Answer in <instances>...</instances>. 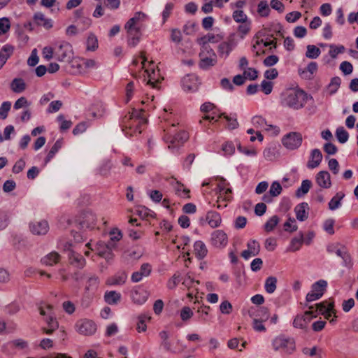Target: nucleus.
<instances>
[{
    "label": "nucleus",
    "mask_w": 358,
    "mask_h": 358,
    "mask_svg": "<svg viewBox=\"0 0 358 358\" xmlns=\"http://www.w3.org/2000/svg\"><path fill=\"white\" fill-rule=\"evenodd\" d=\"M223 36L220 34L208 33L200 38L199 43L203 45L208 43H219L223 40Z\"/></svg>",
    "instance_id": "25"
},
{
    "label": "nucleus",
    "mask_w": 358,
    "mask_h": 358,
    "mask_svg": "<svg viewBox=\"0 0 358 358\" xmlns=\"http://www.w3.org/2000/svg\"><path fill=\"white\" fill-rule=\"evenodd\" d=\"M39 58L38 57L37 49L34 48L28 58L27 64L30 66H35L38 62Z\"/></svg>",
    "instance_id": "59"
},
{
    "label": "nucleus",
    "mask_w": 358,
    "mask_h": 358,
    "mask_svg": "<svg viewBox=\"0 0 358 358\" xmlns=\"http://www.w3.org/2000/svg\"><path fill=\"white\" fill-rule=\"evenodd\" d=\"M199 58V66L202 69H208L217 63V55L210 46H202Z\"/></svg>",
    "instance_id": "5"
},
{
    "label": "nucleus",
    "mask_w": 358,
    "mask_h": 358,
    "mask_svg": "<svg viewBox=\"0 0 358 358\" xmlns=\"http://www.w3.org/2000/svg\"><path fill=\"white\" fill-rule=\"evenodd\" d=\"M30 106V103L27 101V98L22 96L19 98L14 103V108L18 110L20 108L27 107Z\"/></svg>",
    "instance_id": "62"
},
{
    "label": "nucleus",
    "mask_w": 358,
    "mask_h": 358,
    "mask_svg": "<svg viewBox=\"0 0 358 358\" xmlns=\"http://www.w3.org/2000/svg\"><path fill=\"white\" fill-rule=\"evenodd\" d=\"M250 30L251 22H245L241 23V24L238 27L237 34L240 38H243L247 34L250 33Z\"/></svg>",
    "instance_id": "44"
},
{
    "label": "nucleus",
    "mask_w": 358,
    "mask_h": 358,
    "mask_svg": "<svg viewBox=\"0 0 358 358\" xmlns=\"http://www.w3.org/2000/svg\"><path fill=\"white\" fill-rule=\"evenodd\" d=\"M232 17L234 21L239 23H243L250 21L248 19L247 15L242 10H236L234 11Z\"/></svg>",
    "instance_id": "50"
},
{
    "label": "nucleus",
    "mask_w": 358,
    "mask_h": 358,
    "mask_svg": "<svg viewBox=\"0 0 358 358\" xmlns=\"http://www.w3.org/2000/svg\"><path fill=\"white\" fill-rule=\"evenodd\" d=\"M309 310L306 311L303 315H297L294 321L293 326L295 328L306 329L308 323L313 319L317 317V311H313L314 306L308 307Z\"/></svg>",
    "instance_id": "7"
},
{
    "label": "nucleus",
    "mask_w": 358,
    "mask_h": 358,
    "mask_svg": "<svg viewBox=\"0 0 358 358\" xmlns=\"http://www.w3.org/2000/svg\"><path fill=\"white\" fill-rule=\"evenodd\" d=\"M248 315L252 320H259L266 322L269 318L268 310L266 307H250L248 309Z\"/></svg>",
    "instance_id": "13"
},
{
    "label": "nucleus",
    "mask_w": 358,
    "mask_h": 358,
    "mask_svg": "<svg viewBox=\"0 0 358 358\" xmlns=\"http://www.w3.org/2000/svg\"><path fill=\"white\" fill-rule=\"evenodd\" d=\"M197 27L198 25L196 22L194 21H189L185 24L183 31L187 35H192L196 31Z\"/></svg>",
    "instance_id": "51"
},
{
    "label": "nucleus",
    "mask_w": 358,
    "mask_h": 358,
    "mask_svg": "<svg viewBox=\"0 0 358 358\" xmlns=\"http://www.w3.org/2000/svg\"><path fill=\"white\" fill-rule=\"evenodd\" d=\"M30 27H42L45 29H49L52 27V22L41 12H36L29 22Z\"/></svg>",
    "instance_id": "11"
},
{
    "label": "nucleus",
    "mask_w": 358,
    "mask_h": 358,
    "mask_svg": "<svg viewBox=\"0 0 358 358\" xmlns=\"http://www.w3.org/2000/svg\"><path fill=\"white\" fill-rule=\"evenodd\" d=\"M308 209V205L307 203L303 202L297 205L294 208L297 220L299 221L306 220L308 217V213L306 211Z\"/></svg>",
    "instance_id": "29"
},
{
    "label": "nucleus",
    "mask_w": 358,
    "mask_h": 358,
    "mask_svg": "<svg viewBox=\"0 0 358 358\" xmlns=\"http://www.w3.org/2000/svg\"><path fill=\"white\" fill-rule=\"evenodd\" d=\"M228 238L227 234L222 230L214 231L210 237V243L217 248H222L227 245Z\"/></svg>",
    "instance_id": "12"
},
{
    "label": "nucleus",
    "mask_w": 358,
    "mask_h": 358,
    "mask_svg": "<svg viewBox=\"0 0 358 358\" xmlns=\"http://www.w3.org/2000/svg\"><path fill=\"white\" fill-rule=\"evenodd\" d=\"M30 231L35 235H45L49 230V224L47 221H35L29 225Z\"/></svg>",
    "instance_id": "20"
},
{
    "label": "nucleus",
    "mask_w": 358,
    "mask_h": 358,
    "mask_svg": "<svg viewBox=\"0 0 358 358\" xmlns=\"http://www.w3.org/2000/svg\"><path fill=\"white\" fill-rule=\"evenodd\" d=\"M60 259V255L56 252H52L50 254L45 256L41 262L43 264L46 266H53L59 262Z\"/></svg>",
    "instance_id": "34"
},
{
    "label": "nucleus",
    "mask_w": 358,
    "mask_h": 358,
    "mask_svg": "<svg viewBox=\"0 0 358 358\" xmlns=\"http://www.w3.org/2000/svg\"><path fill=\"white\" fill-rule=\"evenodd\" d=\"M327 287V282L324 280H320L313 283L311 286L310 292L306 295V301L311 302L320 299L323 296Z\"/></svg>",
    "instance_id": "6"
},
{
    "label": "nucleus",
    "mask_w": 358,
    "mask_h": 358,
    "mask_svg": "<svg viewBox=\"0 0 358 358\" xmlns=\"http://www.w3.org/2000/svg\"><path fill=\"white\" fill-rule=\"evenodd\" d=\"M77 331L83 335L90 336L96 331V324L90 320L83 319L78 320L76 324Z\"/></svg>",
    "instance_id": "10"
},
{
    "label": "nucleus",
    "mask_w": 358,
    "mask_h": 358,
    "mask_svg": "<svg viewBox=\"0 0 358 358\" xmlns=\"http://www.w3.org/2000/svg\"><path fill=\"white\" fill-rule=\"evenodd\" d=\"M302 135L299 132H290L282 139L283 145L289 150H295L302 143Z\"/></svg>",
    "instance_id": "8"
},
{
    "label": "nucleus",
    "mask_w": 358,
    "mask_h": 358,
    "mask_svg": "<svg viewBox=\"0 0 358 358\" xmlns=\"http://www.w3.org/2000/svg\"><path fill=\"white\" fill-rule=\"evenodd\" d=\"M308 96L306 92L299 88L287 89L281 94L280 103L282 106L299 110L305 106Z\"/></svg>",
    "instance_id": "1"
},
{
    "label": "nucleus",
    "mask_w": 358,
    "mask_h": 358,
    "mask_svg": "<svg viewBox=\"0 0 358 358\" xmlns=\"http://www.w3.org/2000/svg\"><path fill=\"white\" fill-rule=\"evenodd\" d=\"M252 122L257 129L268 131L273 127L272 125L267 124L266 120L261 116H255Z\"/></svg>",
    "instance_id": "32"
},
{
    "label": "nucleus",
    "mask_w": 358,
    "mask_h": 358,
    "mask_svg": "<svg viewBox=\"0 0 358 358\" xmlns=\"http://www.w3.org/2000/svg\"><path fill=\"white\" fill-rule=\"evenodd\" d=\"M11 90L15 93H21L26 89V84L22 78H15L10 83Z\"/></svg>",
    "instance_id": "37"
},
{
    "label": "nucleus",
    "mask_w": 358,
    "mask_h": 358,
    "mask_svg": "<svg viewBox=\"0 0 358 358\" xmlns=\"http://www.w3.org/2000/svg\"><path fill=\"white\" fill-rule=\"evenodd\" d=\"M174 190L176 192V194H178L180 196L187 198H189V189L185 188L183 185L180 183L179 182H176L175 185H173Z\"/></svg>",
    "instance_id": "46"
},
{
    "label": "nucleus",
    "mask_w": 358,
    "mask_h": 358,
    "mask_svg": "<svg viewBox=\"0 0 358 358\" xmlns=\"http://www.w3.org/2000/svg\"><path fill=\"white\" fill-rule=\"evenodd\" d=\"M248 249L251 252L252 256L257 255L260 252V245L255 240H252L248 243Z\"/></svg>",
    "instance_id": "53"
},
{
    "label": "nucleus",
    "mask_w": 358,
    "mask_h": 358,
    "mask_svg": "<svg viewBox=\"0 0 358 358\" xmlns=\"http://www.w3.org/2000/svg\"><path fill=\"white\" fill-rule=\"evenodd\" d=\"M121 298V294L115 291L106 292L104 295L105 301L108 304L117 303Z\"/></svg>",
    "instance_id": "40"
},
{
    "label": "nucleus",
    "mask_w": 358,
    "mask_h": 358,
    "mask_svg": "<svg viewBox=\"0 0 358 358\" xmlns=\"http://www.w3.org/2000/svg\"><path fill=\"white\" fill-rule=\"evenodd\" d=\"M47 311L44 310L42 307L39 308L40 314L43 316H47L46 322L48 324V328H43V331L44 333L47 334H51L54 331H55L58 327V322L55 317H53L51 315L52 306L50 305L47 306Z\"/></svg>",
    "instance_id": "9"
},
{
    "label": "nucleus",
    "mask_w": 358,
    "mask_h": 358,
    "mask_svg": "<svg viewBox=\"0 0 358 358\" xmlns=\"http://www.w3.org/2000/svg\"><path fill=\"white\" fill-rule=\"evenodd\" d=\"M303 243V235L300 232L299 237H294L292 239L288 250L291 252H296L301 248Z\"/></svg>",
    "instance_id": "36"
},
{
    "label": "nucleus",
    "mask_w": 358,
    "mask_h": 358,
    "mask_svg": "<svg viewBox=\"0 0 358 358\" xmlns=\"http://www.w3.org/2000/svg\"><path fill=\"white\" fill-rule=\"evenodd\" d=\"M243 75L245 79L248 78L250 80H254L257 78L258 72L253 68H248L244 71Z\"/></svg>",
    "instance_id": "63"
},
{
    "label": "nucleus",
    "mask_w": 358,
    "mask_h": 358,
    "mask_svg": "<svg viewBox=\"0 0 358 358\" xmlns=\"http://www.w3.org/2000/svg\"><path fill=\"white\" fill-rule=\"evenodd\" d=\"M322 159V155L319 149H313L310 153V159L308 162V167L314 169L319 166Z\"/></svg>",
    "instance_id": "24"
},
{
    "label": "nucleus",
    "mask_w": 358,
    "mask_h": 358,
    "mask_svg": "<svg viewBox=\"0 0 358 358\" xmlns=\"http://www.w3.org/2000/svg\"><path fill=\"white\" fill-rule=\"evenodd\" d=\"M272 347L275 351H280L286 355H292L296 350V344L294 338L279 336L272 341Z\"/></svg>",
    "instance_id": "4"
},
{
    "label": "nucleus",
    "mask_w": 358,
    "mask_h": 358,
    "mask_svg": "<svg viewBox=\"0 0 358 358\" xmlns=\"http://www.w3.org/2000/svg\"><path fill=\"white\" fill-rule=\"evenodd\" d=\"M81 224L83 227L94 229L96 224V218L95 215L92 212L85 213L83 220L81 222Z\"/></svg>",
    "instance_id": "30"
},
{
    "label": "nucleus",
    "mask_w": 358,
    "mask_h": 358,
    "mask_svg": "<svg viewBox=\"0 0 358 358\" xmlns=\"http://www.w3.org/2000/svg\"><path fill=\"white\" fill-rule=\"evenodd\" d=\"M152 271V268L150 264L144 263L141 265L140 270L134 272L131 275V279L134 282H140L144 277L150 275Z\"/></svg>",
    "instance_id": "22"
},
{
    "label": "nucleus",
    "mask_w": 358,
    "mask_h": 358,
    "mask_svg": "<svg viewBox=\"0 0 358 358\" xmlns=\"http://www.w3.org/2000/svg\"><path fill=\"white\" fill-rule=\"evenodd\" d=\"M271 9L266 1H261L257 5V13L262 17L269 15Z\"/></svg>",
    "instance_id": "43"
},
{
    "label": "nucleus",
    "mask_w": 358,
    "mask_h": 358,
    "mask_svg": "<svg viewBox=\"0 0 358 358\" xmlns=\"http://www.w3.org/2000/svg\"><path fill=\"white\" fill-rule=\"evenodd\" d=\"M13 52V46H5L0 52V69L5 64L8 57Z\"/></svg>",
    "instance_id": "38"
},
{
    "label": "nucleus",
    "mask_w": 358,
    "mask_h": 358,
    "mask_svg": "<svg viewBox=\"0 0 358 358\" xmlns=\"http://www.w3.org/2000/svg\"><path fill=\"white\" fill-rule=\"evenodd\" d=\"M312 186V182L310 180H303L301 182L300 187H299L296 192V195L298 197H301L307 194Z\"/></svg>",
    "instance_id": "41"
},
{
    "label": "nucleus",
    "mask_w": 358,
    "mask_h": 358,
    "mask_svg": "<svg viewBox=\"0 0 358 358\" xmlns=\"http://www.w3.org/2000/svg\"><path fill=\"white\" fill-rule=\"evenodd\" d=\"M62 141L61 139L57 140L55 144L51 148L50 150L48 152L47 157L45 159V164L48 163L55 155V154L59 151V150L62 148Z\"/></svg>",
    "instance_id": "42"
},
{
    "label": "nucleus",
    "mask_w": 358,
    "mask_h": 358,
    "mask_svg": "<svg viewBox=\"0 0 358 358\" xmlns=\"http://www.w3.org/2000/svg\"><path fill=\"white\" fill-rule=\"evenodd\" d=\"M127 278V274L123 272L120 274L108 278L106 284L108 285H122L125 282Z\"/></svg>",
    "instance_id": "33"
},
{
    "label": "nucleus",
    "mask_w": 358,
    "mask_h": 358,
    "mask_svg": "<svg viewBox=\"0 0 358 358\" xmlns=\"http://www.w3.org/2000/svg\"><path fill=\"white\" fill-rule=\"evenodd\" d=\"M55 57L59 61L69 62L73 57L69 46H55Z\"/></svg>",
    "instance_id": "19"
},
{
    "label": "nucleus",
    "mask_w": 358,
    "mask_h": 358,
    "mask_svg": "<svg viewBox=\"0 0 358 358\" xmlns=\"http://www.w3.org/2000/svg\"><path fill=\"white\" fill-rule=\"evenodd\" d=\"M146 73L148 81L147 84L151 86L152 88H158V85L160 83L163 78L159 73V69H147L144 71Z\"/></svg>",
    "instance_id": "18"
},
{
    "label": "nucleus",
    "mask_w": 358,
    "mask_h": 358,
    "mask_svg": "<svg viewBox=\"0 0 358 358\" xmlns=\"http://www.w3.org/2000/svg\"><path fill=\"white\" fill-rule=\"evenodd\" d=\"M99 285V278L96 275H90L87 276V280L85 289L87 292H94L97 290Z\"/></svg>",
    "instance_id": "26"
},
{
    "label": "nucleus",
    "mask_w": 358,
    "mask_h": 358,
    "mask_svg": "<svg viewBox=\"0 0 358 358\" xmlns=\"http://www.w3.org/2000/svg\"><path fill=\"white\" fill-rule=\"evenodd\" d=\"M147 15L141 12H136L134 16L129 19L124 26L128 41L131 43H138L142 36L143 22Z\"/></svg>",
    "instance_id": "2"
},
{
    "label": "nucleus",
    "mask_w": 358,
    "mask_h": 358,
    "mask_svg": "<svg viewBox=\"0 0 358 358\" xmlns=\"http://www.w3.org/2000/svg\"><path fill=\"white\" fill-rule=\"evenodd\" d=\"M194 252L199 259H202L207 255L208 249L203 241H197L194 244Z\"/></svg>",
    "instance_id": "28"
},
{
    "label": "nucleus",
    "mask_w": 358,
    "mask_h": 358,
    "mask_svg": "<svg viewBox=\"0 0 358 358\" xmlns=\"http://www.w3.org/2000/svg\"><path fill=\"white\" fill-rule=\"evenodd\" d=\"M277 278L274 276H269L266 279L264 288L267 293L272 294L277 287Z\"/></svg>",
    "instance_id": "39"
},
{
    "label": "nucleus",
    "mask_w": 358,
    "mask_h": 358,
    "mask_svg": "<svg viewBox=\"0 0 358 358\" xmlns=\"http://www.w3.org/2000/svg\"><path fill=\"white\" fill-rule=\"evenodd\" d=\"M193 315V312L191 308L188 306H185L180 311V318L182 321H187L189 320Z\"/></svg>",
    "instance_id": "61"
},
{
    "label": "nucleus",
    "mask_w": 358,
    "mask_h": 358,
    "mask_svg": "<svg viewBox=\"0 0 358 358\" xmlns=\"http://www.w3.org/2000/svg\"><path fill=\"white\" fill-rule=\"evenodd\" d=\"M131 297L134 303L142 304L148 299V294L143 290H134L131 293Z\"/></svg>",
    "instance_id": "35"
},
{
    "label": "nucleus",
    "mask_w": 358,
    "mask_h": 358,
    "mask_svg": "<svg viewBox=\"0 0 358 358\" xmlns=\"http://www.w3.org/2000/svg\"><path fill=\"white\" fill-rule=\"evenodd\" d=\"M198 78L195 75H187L182 80V88L185 91L193 92L199 87Z\"/></svg>",
    "instance_id": "17"
},
{
    "label": "nucleus",
    "mask_w": 358,
    "mask_h": 358,
    "mask_svg": "<svg viewBox=\"0 0 358 358\" xmlns=\"http://www.w3.org/2000/svg\"><path fill=\"white\" fill-rule=\"evenodd\" d=\"M336 136L341 143H345L348 140L349 134L343 127H340L336 131Z\"/></svg>",
    "instance_id": "49"
},
{
    "label": "nucleus",
    "mask_w": 358,
    "mask_h": 358,
    "mask_svg": "<svg viewBox=\"0 0 358 358\" xmlns=\"http://www.w3.org/2000/svg\"><path fill=\"white\" fill-rule=\"evenodd\" d=\"M220 309L223 314H230L232 311V305L228 301H224L221 303Z\"/></svg>",
    "instance_id": "64"
},
{
    "label": "nucleus",
    "mask_w": 358,
    "mask_h": 358,
    "mask_svg": "<svg viewBox=\"0 0 358 358\" xmlns=\"http://www.w3.org/2000/svg\"><path fill=\"white\" fill-rule=\"evenodd\" d=\"M301 15L299 11H292L285 15V20L288 23H294L301 17Z\"/></svg>",
    "instance_id": "58"
},
{
    "label": "nucleus",
    "mask_w": 358,
    "mask_h": 358,
    "mask_svg": "<svg viewBox=\"0 0 358 358\" xmlns=\"http://www.w3.org/2000/svg\"><path fill=\"white\" fill-rule=\"evenodd\" d=\"M320 55V50L317 46H307L306 56L310 59H315Z\"/></svg>",
    "instance_id": "55"
},
{
    "label": "nucleus",
    "mask_w": 358,
    "mask_h": 358,
    "mask_svg": "<svg viewBox=\"0 0 358 358\" xmlns=\"http://www.w3.org/2000/svg\"><path fill=\"white\" fill-rule=\"evenodd\" d=\"M146 123V120L140 117V112L133 109L131 113H129L122 120L120 126L126 135L132 136L134 134H141V127Z\"/></svg>",
    "instance_id": "3"
},
{
    "label": "nucleus",
    "mask_w": 358,
    "mask_h": 358,
    "mask_svg": "<svg viewBox=\"0 0 358 358\" xmlns=\"http://www.w3.org/2000/svg\"><path fill=\"white\" fill-rule=\"evenodd\" d=\"M11 108L10 101H4L0 106V118L5 120L8 117V113Z\"/></svg>",
    "instance_id": "52"
},
{
    "label": "nucleus",
    "mask_w": 358,
    "mask_h": 358,
    "mask_svg": "<svg viewBox=\"0 0 358 358\" xmlns=\"http://www.w3.org/2000/svg\"><path fill=\"white\" fill-rule=\"evenodd\" d=\"M315 182L321 188H330L331 186V180L329 173L327 171L318 172L315 176Z\"/></svg>",
    "instance_id": "21"
},
{
    "label": "nucleus",
    "mask_w": 358,
    "mask_h": 358,
    "mask_svg": "<svg viewBox=\"0 0 358 358\" xmlns=\"http://www.w3.org/2000/svg\"><path fill=\"white\" fill-rule=\"evenodd\" d=\"M9 345L20 350H24L28 347L27 342L23 339L13 340L9 343Z\"/></svg>",
    "instance_id": "60"
},
{
    "label": "nucleus",
    "mask_w": 358,
    "mask_h": 358,
    "mask_svg": "<svg viewBox=\"0 0 358 358\" xmlns=\"http://www.w3.org/2000/svg\"><path fill=\"white\" fill-rule=\"evenodd\" d=\"M146 320H150V317L147 316L145 315H141L138 317V322L136 325V330L141 333L144 332L147 329V326L145 324Z\"/></svg>",
    "instance_id": "48"
},
{
    "label": "nucleus",
    "mask_w": 358,
    "mask_h": 358,
    "mask_svg": "<svg viewBox=\"0 0 358 358\" xmlns=\"http://www.w3.org/2000/svg\"><path fill=\"white\" fill-rule=\"evenodd\" d=\"M318 69V65L315 62H310L304 69H299L298 73L301 78L303 80H310L315 77V74Z\"/></svg>",
    "instance_id": "16"
},
{
    "label": "nucleus",
    "mask_w": 358,
    "mask_h": 358,
    "mask_svg": "<svg viewBox=\"0 0 358 358\" xmlns=\"http://www.w3.org/2000/svg\"><path fill=\"white\" fill-rule=\"evenodd\" d=\"M224 116L225 120L228 122L227 127L229 129H235L238 127V122L235 117H231L228 115H225L224 113H221L218 115V118Z\"/></svg>",
    "instance_id": "54"
},
{
    "label": "nucleus",
    "mask_w": 358,
    "mask_h": 358,
    "mask_svg": "<svg viewBox=\"0 0 358 358\" xmlns=\"http://www.w3.org/2000/svg\"><path fill=\"white\" fill-rule=\"evenodd\" d=\"M295 222H296V221H295L294 218L289 217L283 225L284 230L285 231H289V232H293V231H296L297 226H296V224H295Z\"/></svg>",
    "instance_id": "56"
},
{
    "label": "nucleus",
    "mask_w": 358,
    "mask_h": 358,
    "mask_svg": "<svg viewBox=\"0 0 358 358\" xmlns=\"http://www.w3.org/2000/svg\"><path fill=\"white\" fill-rule=\"evenodd\" d=\"M268 32L269 31L267 29L259 31L256 35L257 39L256 45H260V43H262L265 45H277V43L279 42L278 38L273 37L272 35H270Z\"/></svg>",
    "instance_id": "14"
},
{
    "label": "nucleus",
    "mask_w": 358,
    "mask_h": 358,
    "mask_svg": "<svg viewBox=\"0 0 358 358\" xmlns=\"http://www.w3.org/2000/svg\"><path fill=\"white\" fill-rule=\"evenodd\" d=\"M206 221L212 228L217 227L220 225L222 219L220 215L215 211H208L206 214Z\"/></svg>",
    "instance_id": "27"
},
{
    "label": "nucleus",
    "mask_w": 358,
    "mask_h": 358,
    "mask_svg": "<svg viewBox=\"0 0 358 358\" xmlns=\"http://www.w3.org/2000/svg\"><path fill=\"white\" fill-rule=\"evenodd\" d=\"M280 221L277 215L272 216L264 224V228L266 232L272 231Z\"/></svg>",
    "instance_id": "47"
},
{
    "label": "nucleus",
    "mask_w": 358,
    "mask_h": 358,
    "mask_svg": "<svg viewBox=\"0 0 358 358\" xmlns=\"http://www.w3.org/2000/svg\"><path fill=\"white\" fill-rule=\"evenodd\" d=\"M281 192H282L281 185L278 182L275 181L271 184L268 193L272 196L275 197V196H278L279 194H280Z\"/></svg>",
    "instance_id": "57"
},
{
    "label": "nucleus",
    "mask_w": 358,
    "mask_h": 358,
    "mask_svg": "<svg viewBox=\"0 0 358 358\" xmlns=\"http://www.w3.org/2000/svg\"><path fill=\"white\" fill-rule=\"evenodd\" d=\"M69 259L71 265L82 268L85 266L86 261L85 258L80 254L74 251H70L69 253Z\"/></svg>",
    "instance_id": "23"
},
{
    "label": "nucleus",
    "mask_w": 358,
    "mask_h": 358,
    "mask_svg": "<svg viewBox=\"0 0 358 358\" xmlns=\"http://www.w3.org/2000/svg\"><path fill=\"white\" fill-rule=\"evenodd\" d=\"M11 22L8 17L0 18V36L6 34L10 29Z\"/></svg>",
    "instance_id": "45"
},
{
    "label": "nucleus",
    "mask_w": 358,
    "mask_h": 358,
    "mask_svg": "<svg viewBox=\"0 0 358 358\" xmlns=\"http://www.w3.org/2000/svg\"><path fill=\"white\" fill-rule=\"evenodd\" d=\"M189 135L185 131H181L173 136H169L165 137L166 141L170 143L169 148L179 147L187 141Z\"/></svg>",
    "instance_id": "15"
},
{
    "label": "nucleus",
    "mask_w": 358,
    "mask_h": 358,
    "mask_svg": "<svg viewBox=\"0 0 358 358\" xmlns=\"http://www.w3.org/2000/svg\"><path fill=\"white\" fill-rule=\"evenodd\" d=\"M345 194L342 192H337L328 203L331 210H335L341 206V200L344 198Z\"/></svg>",
    "instance_id": "31"
}]
</instances>
